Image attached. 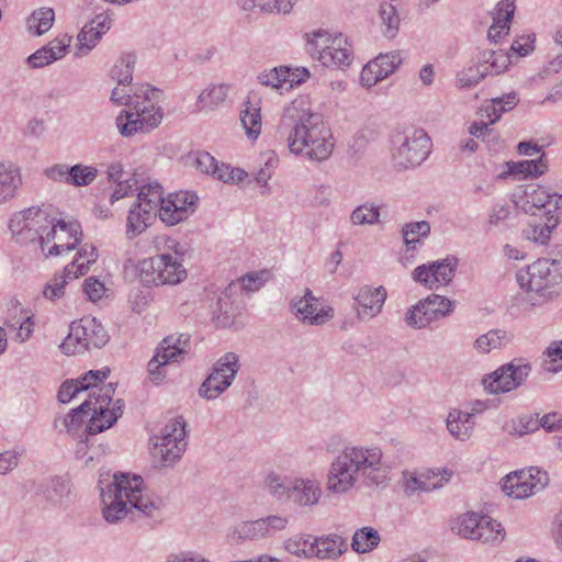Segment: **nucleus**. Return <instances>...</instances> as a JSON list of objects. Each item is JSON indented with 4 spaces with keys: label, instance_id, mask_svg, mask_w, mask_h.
Returning a JSON list of instances; mask_svg holds the SVG:
<instances>
[{
    "label": "nucleus",
    "instance_id": "f257e3e1",
    "mask_svg": "<svg viewBox=\"0 0 562 562\" xmlns=\"http://www.w3.org/2000/svg\"><path fill=\"white\" fill-rule=\"evenodd\" d=\"M277 136L292 154L312 161L327 160L335 147L330 130L322 115L312 110L305 95L295 98L283 109Z\"/></svg>",
    "mask_w": 562,
    "mask_h": 562
},
{
    "label": "nucleus",
    "instance_id": "f03ea898",
    "mask_svg": "<svg viewBox=\"0 0 562 562\" xmlns=\"http://www.w3.org/2000/svg\"><path fill=\"white\" fill-rule=\"evenodd\" d=\"M391 468L375 446H346L331 461L326 487L333 494H347L361 482L368 487H385Z\"/></svg>",
    "mask_w": 562,
    "mask_h": 562
},
{
    "label": "nucleus",
    "instance_id": "7ed1b4c3",
    "mask_svg": "<svg viewBox=\"0 0 562 562\" xmlns=\"http://www.w3.org/2000/svg\"><path fill=\"white\" fill-rule=\"evenodd\" d=\"M102 484L103 481H100L102 514L110 524H115L126 516L127 505L148 517H154L161 507L160 499L144 495L140 476L131 477L126 473H115L111 483L105 487Z\"/></svg>",
    "mask_w": 562,
    "mask_h": 562
},
{
    "label": "nucleus",
    "instance_id": "20e7f679",
    "mask_svg": "<svg viewBox=\"0 0 562 562\" xmlns=\"http://www.w3.org/2000/svg\"><path fill=\"white\" fill-rule=\"evenodd\" d=\"M113 383L101 386L88 395L77 408L72 409L61 419V425L68 432H75L81 428L90 416L86 431L97 435L112 427L123 413V401L113 402Z\"/></svg>",
    "mask_w": 562,
    "mask_h": 562
},
{
    "label": "nucleus",
    "instance_id": "39448f33",
    "mask_svg": "<svg viewBox=\"0 0 562 562\" xmlns=\"http://www.w3.org/2000/svg\"><path fill=\"white\" fill-rule=\"evenodd\" d=\"M184 249L175 238H166L164 252L140 260L136 276L144 285H176L187 278L183 266Z\"/></svg>",
    "mask_w": 562,
    "mask_h": 562
},
{
    "label": "nucleus",
    "instance_id": "423d86ee",
    "mask_svg": "<svg viewBox=\"0 0 562 562\" xmlns=\"http://www.w3.org/2000/svg\"><path fill=\"white\" fill-rule=\"evenodd\" d=\"M517 282L532 306L542 305L558 295L557 285L562 282L560 262L538 259L516 274Z\"/></svg>",
    "mask_w": 562,
    "mask_h": 562
},
{
    "label": "nucleus",
    "instance_id": "0eeeda50",
    "mask_svg": "<svg viewBox=\"0 0 562 562\" xmlns=\"http://www.w3.org/2000/svg\"><path fill=\"white\" fill-rule=\"evenodd\" d=\"M306 49L312 58L326 67L342 68L352 60V50L347 38L341 34L331 35L322 29L306 34Z\"/></svg>",
    "mask_w": 562,
    "mask_h": 562
},
{
    "label": "nucleus",
    "instance_id": "6e6552de",
    "mask_svg": "<svg viewBox=\"0 0 562 562\" xmlns=\"http://www.w3.org/2000/svg\"><path fill=\"white\" fill-rule=\"evenodd\" d=\"M392 160L398 169L419 166L430 153V138L420 128H406L393 136Z\"/></svg>",
    "mask_w": 562,
    "mask_h": 562
},
{
    "label": "nucleus",
    "instance_id": "1a4fd4ad",
    "mask_svg": "<svg viewBox=\"0 0 562 562\" xmlns=\"http://www.w3.org/2000/svg\"><path fill=\"white\" fill-rule=\"evenodd\" d=\"M522 199V207L526 212L535 213V209L543 210L548 216L546 224L539 226V236H532L536 241L544 244L552 228L558 224V215L562 212V194L550 193L546 188L531 183L525 187ZM537 229L538 226L533 228L535 234Z\"/></svg>",
    "mask_w": 562,
    "mask_h": 562
},
{
    "label": "nucleus",
    "instance_id": "9d476101",
    "mask_svg": "<svg viewBox=\"0 0 562 562\" xmlns=\"http://www.w3.org/2000/svg\"><path fill=\"white\" fill-rule=\"evenodd\" d=\"M162 109L155 105L146 94L142 102H136L132 110L123 111L115 120L123 137L146 134L156 128L162 120Z\"/></svg>",
    "mask_w": 562,
    "mask_h": 562
},
{
    "label": "nucleus",
    "instance_id": "9b49d317",
    "mask_svg": "<svg viewBox=\"0 0 562 562\" xmlns=\"http://www.w3.org/2000/svg\"><path fill=\"white\" fill-rule=\"evenodd\" d=\"M108 339L101 323L93 317H83L71 323L68 336L60 344V349L66 355L79 353L90 348H101Z\"/></svg>",
    "mask_w": 562,
    "mask_h": 562
},
{
    "label": "nucleus",
    "instance_id": "f8f14e48",
    "mask_svg": "<svg viewBox=\"0 0 562 562\" xmlns=\"http://www.w3.org/2000/svg\"><path fill=\"white\" fill-rule=\"evenodd\" d=\"M190 349V339L186 334L170 335L157 347L156 353L147 364L149 379L155 384L160 383L165 376L167 364L179 363Z\"/></svg>",
    "mask_w": 562,
    "mask_h": 562
},
{
    "label": "nucleus",
    "instance_id": "ddd939ff",
    "mask_svg": "<svg viewBox=\"0 0 562 562\" xmlns=\"http://www.w3.org/2000/svg\"><path fill=\"white\" fill-rule=\"evenodd\" d=\"M186 422L183 417L171 419L156 437L153 454L161 465L168 467L178 461L187 447Z\"/></svg>",
    "mask_w": 562,
    "mask_h": 562
},
{
    "label": "nucleus",
    "instance_id": "4468645a",
    "mask_svg": "<svg viewBox=\"0 0 562 562\" xmlns=\"http://www.w3.org/2000/svg\"><path fill=\"white\" fill-rule=\"evenodd\" d=\"M238 369V356L227 352L215 362L212 372L201 384L199 395L206 400H215L232 385Z\"/></svg>",
    "mask_w": 562,
    "mask_h": 562
},
{
    "label": "nucleus",
    "instance_id": "2eb2a0df",
    "mask_svg": "<svg viewBox=\"0 0 562 562\" xmlns=\"http://www.w3.org/2000/svg\"><path fill=\"white\" fill-rule=\"evenodd\" d=\"M453 310L454 302L445 296L431 294L408 310L405 322L409 327L420 329L450 315Z\"/></svg>",
    "mask_w": 562,
    "mask_h": 562
},
{
    "label": "nucleus",
    "instance_id": "dca6fc26",
    "mask_svg": "<svg viewBox=\"0 0 562 562\" xmlns=\"http://www.w3.org/2000/svg\"><path fill=\"white\" fill-rule=\"evenodd\" d=\"M548 482L547 472L537 468L522 469L506 475L502 490L509 497L524 499L543 490Z\"/></svg>",
    "mask_w": 562,
    "mask_h": 562
},
{
    "label": "nucleus",
    "instance_id": "f3484780",
    "mask_svg": "<svg viewBox=\"0 0 562 562\" xmlns=\"http://www.w3.org/2000/svg\"><path fill=\"white\" fill-rule=\"evenodd\" d=\"M531 368L529 363L512 361L482 380L484 390L491 394H502L519 387L528 378Z\"/></svg>",
    "mask_w": 562,
    "mask_h": 562
},
{
    "label": "nucleus",
    "instance_id": "a211bd4d",
    "mask_svg": "<svg viewBox=\"0 0 562 562\" xmlns=\"http://www.w3.org/2000/svg\"><path fill=\"white\" fill-rule=\"evenodd\" d=\"M81 236L82 233L78 223L57 221L56 225H53L46 235L41 236V247L45 251V246L54 241L45 256H59L64 251L72 250L80 243Z\"/></svg>",
    "mask_w": 562,
    "mask_h": 562
},
{
    "label": "nucleus",
    "instance_id": "6ab92c4d",
    "mask_svg": "<svg viewBox=\"0 0 562 562\" xmlns=\"http://www.w3.org/2000/svg\"><path fill=\"white\" fill-rule=\"evenodd\" d=\"M291 311L296 318L312 326H321L334 317V308L323 305L310 289H305L302 296H295L291 301Z\"/></svg>",
    "mask_w": 562,
    "mask_h": 562
},
{
    "label": "nucleus",
    "instance_id": "aec40b11",
    "mask_svg": "<svg viewBox=\"0 0 562 562\" xmlns=\"http://www.w3.org/2000/svg\"><path fill=\"white\" fill-rule=\"evenodd\" d=\"M457 265L458 259L456 257H447L442 260L416 267L412 272V277L416 282L430 290L437 289L451 282Z\"/></svg>",
    "mask_w": 562,
    "mask_h": 562
},
{
    "label": "nucleus",
    "instance_id": "412c9836",
    "mask_svg": "<svg viewBox=\"0 0 562 562\" xmlns=\"http://www.w3.org/2000/svg\"><path fill=\"white\" fill-rule=\"evenodd\" d=\"M198 200V195L190 191L170 194L159 210V217L169 226L177 225L194 213Z\"/></svg>",
    "mask_w": 562,
    "mask_h": 562
},
{
    "label": "nucleus",
    "instance_id": "4be33fe9",
    "mask_svg": "<svg viewBox=\"0 0 562 562\" xmlns=\"http://www.w3.org/2000/svg\"><path fill=\"white\" fill-rule=\"evenodd\" d=\"M42 220L44 217L40 213V207H30L14 214L10 220L9 228L16 243L29 244L37 239L41 241L37 224Z\"/></svg>",
    "mask_w": 562,
    "mask_h": 562
},
{
    "label": "nucleus",
    "instance_id": "5701e85b",
    "mask_svg": "<svg viewBox=\"0 0 562 562\" xmlns=\"http://www.w3.org/2000/svg\"><path fill=\"white\" fill-rule=\"evenodd\" d=\"M109 374V368L90 370L80 379L64 382L58 391V401L66 404L76 397L81 391H89V394H92L93 391L101 389L98 383L105 380Z\"/></svg>",
    "mask_w": 562,
    "mask_h": 562
},
{
    "label": "nucleus",
    "instance_id": "b1692460",
    "mask_svg": "<svg viewBox=\"0 0 562 562\" xmlns=\"http://www.w3.org/2000/svg\"><path fill=\"white\" fill-rule=\"evenodd\" d=\"M402 63L398 53L381 54L369 61L360 74V81L364 87H372L389 75L393 74Z\"/></svg>",
    "mask_w": 562,
    "mask_h": 562
},
{
    "label": "nucleus",
    "instance_id": "393cba45",
    "mask_svg": "<svg viewBox=\"0 0 562 562\" xmlns=\"http://www.w3.org/2000/svg\"><path fill=\"white\" fill-rule=\"evenodd\" d=\"M355 299L358 303V318L369 321L381 313L386 300V290L383 286H363Z\"/></svg>",
    "mask_w": 562,
    "mask_h": 562
},
{
    "label": "nucleus",
    "instance_id": "a878e982",
    "mask_svg": "<svg viewBox=\"0 0 562 562\" xmlns=\"http://www.w3.org/2000/svg\"><path fill=\"white\" fill-rule=\"evenodd\" d=\"M71 36L63 35L50 41L45 46L38 48L26 58L31 68H42L61 59L70 46Z\"/></svg>",
    "mask_w": 562,
    "mask_h": 562
},
{
    "label": "nucleus",
    "instance_id": "bb28decb",
    "mask_svg": "<svg viewBox=\"0 0 562 562\" xmlns=\"http://www.w3.org/2000/svg\"><path fill=\"white\" fill-rule=\"evenodd\" d=\"M240 122L249 139H257L261 133V108L260 98L256 92H250L244 102V109L240 112Z\"/></svg>",
    "mask_w": 562,
    "mask_h": 562
},
{
    "label": "nucleus",
    "instance_id": "cd10ccee",
    "mask_svg": "<svg viewBox=\"0 0 562 562\" xmlns=\"http://www.w3.org/2000/svg\"><path fill=\"white\" fill-rule=\"evenodd\" d=\"M346 551V540L337 533H330L323 537H314V547L310 555L319 560H336Z\"/></svg>",
    "mask_w": 562,
    "mask_h": 562
},
{
    "label": "nucleus",
    "instance_id": "c85d7f7f",
    "mask_svg": "<svg viewBox=\"0 0 562 562\" xmlns=\"http://www.w3.org/2000/svg\"><path fill=\"white\" fill-rule=\"evenodd\" d=\"M515 13V0H501L493 15V23L488 29L487 37L497 43L509 32V24Z\"/></svg>",
    "mask_w": 562,
    "mask_h": 562
},
{
    "label": "nucleus",
    "instance_id": "c756f323",
    "mask_svg": "<svg viewBox=\"0 0 562 562\" xmlns=\"http://www.w3.org/2000/svg\"><path fill=\"white\" fill-rule=\"evenodd\" d=\"M321 496L322 488L319 483L314 480L297 479L290 482V494L288 499H291L299 506L316 505Z\"/></svg>",
    "mask_w": 562,
    "mask_h": 562
},
{
    "label": "nucleus",
    "instance_id": "7c9ffc66",
    "mask_svg": "<svg viewBox=\"0 0 562 562\" xmlns=\"http://www.w3.org/2000/svg\"><path fill=\"white\" fill-rule=\"evenodd\" d=\"M21 184L20 168L11 162H0V205L13 199Z\"/></svg>",
    "mask_w": 562,
    "mask_h": 562
},
{
    "label": "nucleus",
    "instance_id": "2f4dec72",
    "mask_svg": "<svg viewBox=\"0 0 562 562\" xmlns=\"http://www.w3.org/2000/svg\"><path fill=\"white\" fill-rule=\"evenodd\" d=\"M99 257L97 248L92 244L82 245L76 252L72 261L65 267L66 276L70 279H78L88 273L91 265Z\"/></svg>",
    "mask_w": 562,
    "mask_h": 562
},
{
    "label": "nucleus",
    "instance_id": "473e14b6",
    "mask_svg": "<svg viewBox=\"0 0 562 562\" xmlns=\"http://www.w3.org/2000/svg\"><path fill=\"white\" fill-rule=\"evenodd\" d=\"M446 423L449 432L456 439L465 441L471 437L474 426L473 414L452 409L449 412Z\"/></svg>",
    "mask_w": 562,
    "mask_h": 562
},
{
    "label": "nucleus",
    "instance_id": "72a5a7b5",
    "mask_svg": "<svg viewBox=\"0 0 562 562\" xmlns=\"http://www.w3.org/2000/svg\"><path fill=\"white\" fill-rule=\"evenodd\" d=\"M153 214L154 213L146 207H138L137 202H135L131 206L126 220L127 239L132 240L145 232V229L149 226Z\"/></svg>",
    "mask_w": 562,
    "mask_h": 562
},
{
    "label": "nucleus",
    "instance_id": "f704fd0d",
    "mask_svg": "<svg viewBox=\"0 0 562 562\" xmlns=\"http://www.w3.org/2000/svg\"><path fill=\"white\" fill-rule=\"evenodd\" d=\"M162 187L158 182L142 186L137 194V206H143L156 214L165 205Z\"/></svg>",
    "mask_w": 562,
    "mask_h": 562
},
{
    "label": "nucleus",
    "instance_id": "c9c22d12",
    "mask_svg": "<svg viewBox=\"0 0 562 562\" xmlns=\"http://www.w3.org/2000/svg\"><path fill=\"white\" fill-rule=\"evenodd\" d=\"M231 90L228 83L210 85L205 88L196 99V108L199 111L205 109H214L222 104Z\"/></svg>",
    "mask_w": 562,
    "mask_h": 562
},
{
    "label": "nucleus",
    "instance_id": "e433bc0d",
    "mask_svg": "<svg viewBox=\"0 0 562 562\" xmlns=\"http://www.w3.org/2000/svg\"><path fill=\"white\" fill-rule=\"evenodd\" d=\"M378 15L382 34L387 38H394L400 26L396 8L391 2L384 1L379 5Z\"/></svg>",
    "mask_w": 562,
    "mask_h": 562
},
{
    "label": "nucleus",
    "instance_id": "4c0bfd02",
    "mask_svg": "<svg viewBox=\"0 0 562 562\" xmlns=\"http://www.w3.org/2000/svg\"><path fill=\"white\" fill-rule=\"evenodd\" d=\"M381 541L380 533L372 527L357 529L352 536L351 549L357 553H368L375 549Z\"/></svg>",
    "mask_w": 562,
    "mask_h": 562
},
{
    "label": "nucleus",
    "instance_id": "58836bf2",
    "mask_svg": "<svg viewBox=\"0 0 562 562\" xmlns=\"http://www.w3.org/2000/svg\"><path fill=\"white\" fill-rule=\"evenodd\" d=\"M504 539L505 529L501 522L493 520L488 516H483L474 540L495 546L499 544Z\"/></svg>",
    "mask_w": 562,
    "mask_h": 562
},
{
    "label": "nucleus",
    "instance_id": "ea45409f",
    "mask_svg": "<svg viewBox=\"0 0 562 562\" xmlns=\"http://www.w3.org/2000/svg\"><path fill=\"white\" fill-rule=\"evenodd\" d=\"M54 20L55 12L53 9H37L27 19V30L32 35L41 36L52 29Z\"/></svg>",
    "mask_w": 562,
    "mask_h": 562
},
{
    "label": "nucleus",
    "instance_id": "a19ab883",
    "mask_svg": "<svg viewBox=\"0 0 562 562\" xmlns=\"http://www.w3.org/2000/svg\"><path fill=\"white\" fill-rule=\"evenodd\" d=\"M482 518L477 513L468 512L457 517L451 528L462 538L474 540Z\"/></svg>",
    "mask_w": 562,
    "mask_h": 562
},
{
    "label": "nucleus",
    "instance_id": "79ce46f5",
    "mask_svg": "<svg viewBox=\"0 0 562 562\" xmlns=\"http://www.w3.org/2000/svg\"><path fill=\"white\" fill-rule=\"evenodd\" d=\"M136 63L134 54L123 55L111 69V78L117 82L119 86H128L133 79V70Z\"/></svg>",
    "mask_w": 562,
    "mask_h": 562
},
{
    "label": "nucleus",
    "instance_id": "37998d69",
    "mask_svg": "<svg viewBox=\"0 0 562 562\" xmlns=\"http://www.w3.org/2000/svg\"><path fill=\"white\" fill-rule=\"evenodd\" d=\"M488 75L487 66L472 65L457 74L456 85L459 89L473 88Z\"/></svg>",
    "mask_w": 562,
    "mask_h": 562
},
{
    "label": "nucleus",
    "instance_id": "c03bdc74",
    "mask_svg": "<svg viewBox=\"0 0 562 562\" xmlns=\"http://www.w3.org/2000/svg\"><path fill=\"white\" fill-rule=\"evenodd\" d=\"M430 234V224L427 221L407 223L402 227V235L407 250L416 248L420 238Z\"/></svg>",
    "mask_w": 562,
    "mask_h": 562
},
{
    "label": "nucleus",
    "instance_id": "a18cd8bd",
    "mask_svg": "<svg viewBox=\"0 0 562 562\" xmlns=\"http://www.w3.org/2000/svg\"><path fill=\"white\" fill-rule=\"evenodd\" d=\"M518 103L516 93L512 92L502 98L492 100V104L485 108L490 124H494L501 119L503 113L513 110Z\"/></svg>",
    "mask_w": 562,
    "mask_h": 562
},
{
    "label": "nucleus",
    "instance_id": "49530a36",
    "mask_svg": "<svg viewBox=\"0 0 562 562\" xmlns=\"http://www.w3.org/2000/svg\"><path fill=\"white\" fill-rule=\"evenodd\" d=\"M289 74L288 66H279L258 74L257 81L267 88L274 90L285 89V76Z\"/></svg>",
    "mask_w": 562,
    "mask_h": 562
},
{
    "label": "nucleus",
    "instance_id": "de8ad7c7",
    "mask_svg": "<svg viewBox=\"0 0 562 562\" xmlns=\"http://www.w3.org/2000/svg\"><path fill=\"white\" fill-rule=\"evenodd\" d=\"M314 547V537L310 535H295L284 541V549L296 557L311 559V550Z\"/></svg>",
    "mask_w": 562,
    "mask_h": 562
},
{
    "label": "nucleus",
    "instance_id": "09e8293b",
    "mask_svg": "<svg viewBox=\"0 0 562 562\" xmlns=\"http://www.w3.org/2000/svg\"><path fill=\"white\" fill-rule=\"evenodd\" d=\"M547 170V165L542 157L537 160H522L519 162H514L509 167V173L513 176H521L526 177H539L543 175Z\"/></svg>",
    "mask_w": 562,
    "mask_h": 562
},
{
    "label": "nucleus",
    "instance_id": "8fccbe9b",
    "mask_svg": "<svg viewBox=\"0 0 562 562\" xmlns=\"http://www.w3.org/2000/svg\"><path fill=\"white\" fill-rule=\"evenodd\" d=\"M353 225H373L380 221V207L374 204L364 203L357 206L350 214Z\"/></svg>",
    "mask_w": 562,
    "mask_h": 562
},
{
    "label": "nucleus",
    "instance_id": "3c124183",
    "mask_svg": "<svg viewBox=\"0 0 562 562\" xmlns=\"http://www.w3.org/2000/svg\"><path fill=\"white\" fill-rule=\"evenodd\" d=\"M540 428L538 415H525L506 424L505 430L510 435L524 436Z\"/></svg>",
    "mask_w": 562,
    "mask_h": 562
},
{
    "label": "nucleus",
    "instance_id": "603ef678",
    "mask_svg": "<svg viewBox=\"0 0 562 562\" xmlns=\"http://www.w3.org/2000/svg\"><path fill=\"white\" fill-rule=\"evenodd\" d=\"M98 176V169L93 166L74 165L70 167L69 184L74 187H86L91 184Z\"/></svg>",
    "mask_w": 562,
    "mask_h": 562
},
{
    "label": "nucleus",
    "instance_id": "864d4df0",
    "mask_svg": "<svg viewBox=\"0 0 562 562\" xmlns=\"http://www.w3.org/2000/svg\"><path fill=\"white\" fill-rule=\"evenodd\" d=\"M453 472L449 469H437V470H426L422 472L423 482H425L424 492H430L437 488L442 487L446 483L450 481Z\"/></svg>",
    "mask_w": 562,
    "mask_h": 562
},
{
    "label": "nucleus",
    "instance_id": "5fc2aeb1",
    "mask_svg": "<svg viewBox=\"0 0 562 562\" xmlns=\"http://www.w3.org/2000/svg\"><path fill=\"white\" fill-rule=\"evenodd\" d=\"M505 339V331L493 329L479 336L474 342V346L481 352H490L493 349L502 347Z\"/></svg>",
    "mask_w": 562,
    "mask_h": 562
},
{
    "label": "nucleus",
    "instance_id": "6e6d98bb",
    "mask_svg": "<svg viewBox=\"0 0 562 562\" xmlns=\"http://www.w3.org/2000/svg\"><path fill=\"white\" fill-rule=\"evenodd\" d=\"M265 485L268 492L277 499H288L290 494V483H285L280 475L273 472L269 473L265 479Z\"/></svg>",
    "mask_w": 562,
    "mask_h": 562
},
{
    "label": "nucleus",
    "instance_id": "4d7b16f0",
    "mask_svg": "<svg viewBox=\"0 0 562 562\" xmlns=\"http://www.w3.org/2000/svg\"><path fill=\"white\" fill-rule=\"evenodd\" d=\"M69 280H71V279L66 276L65 271L63 272L61 276L55 277L44 288V291H43L44 296L50 301L60 299L65 293V286Z\"/></svg>",
    "mask_w": 562,
    "mask_h": 562
},
{
    "label": "nucleus",
    "instance_id": "13d9d810",
    "mask_svg": "<svg viewBox=\"0 0 562 562\" xmlns=\"http://www.w3.org/2000/svg\"><path fill=\"white\" fill-rule=\"evenodd\" d=\"M238 532L241 537L249 539L268 537V529L262 518L244 522Z\"/></svg>",
    "mask_w": 562,
    "mask_h": 562
},
{
    "label": "nucleus",
    "instance_id": "bf43d9fd",
    "mask_svg": "<svg viewBox=\"0 0 562 562\" xmlns=\"http://www.w3.org/2000/svg\"><path fill=\"white\" fill-rule=\"evenodd\" d=\"M45 497L52 503H60L61 499L68 494L67 483L59 479H52L49 484L44 491Z\"/></svg>",
    "mask_w": 562,
    "mask_h": 562
},
{
    "label": "nucleus",
    "instance_id": "052dcab7",
    "mask_svg": "<svg viewBox=\"0 0 562 562\" xmlns=\"http://www.w3.org/2000/svg\"><path fill=\"white\" fill-rule=\"evenodd\" d=\"M116 188L114 189L113 193L111 194L110 201L111 203H114L124 196L130 195L133 191L138 190L137 184L138 181L135 177V173L123 180L122 182L115 183Z\"/></svg>",
    "mask_w": 562,
    "mask_h": 562
},
{
    "label": "nucleus",
    "instance_id": "680f3d73",
    "mask_svg": "<svg viewBox=\"0 0 562 562\" xmlns=\"http://www.w3.org/2000/svg\"><path fill=\"white\" fill-rule=\"evenodd\" d=\"M267 271L251 272L239 279L240 286L246 292L258 291L267 281Z\"/></svg>",
    "mask_w": 562,
    "mask_h": 562
},
{
    "label": "nucleus",
    "instance_id": "e2e57ef3",
    "mask_svg": "<svg viewBox=\"0 0 562 562\" xmlns=\"http://www.w3.org/2000/svg\"><path fill=\"white\" fill-rule=\"evenodd\" d=\"M78 40V46L76 50L77 56H85L87 55L95 45L98 42H90L93 40V29L90 27L88 24H86L79 34L77 35Z\"/></svg>",
    "mask_w": 562,
    "mask_h": 562
},
{
    "label": "nucleus",
    "instance_id": "0e129e2a",
    "mask_svg": "<svg viewBox=\"0 0 562 562\" xmlns=\"http://www.w3.org/2000/svg\"><path fill=\"white\" fill-rule=\"evenodd\" d=\"M549 358L546 369L550 372H558L562 369V340L552 342L546 350Z\"/></svg>",
    "mask_w": 562,
    "mask_h": 562
},
{
    "label": "nucleus",
    "instance_id": "69168bd1",
    "mask_svg": "<svg viewBox=\"0 0 562 562\" xmlns=\"http://www.w3.org/2000/svg\"><path fill=\"white\" fill-rule=\"evenodd\" d=\"M83 292L90 301H99L105 292L104 283L94 277L87 278L82 284Z\"/></svg>",
    "mask_w": 562,
    "mask_h": 562
},
{
    "label": "nucleus",
    "instance_id": "338daca9",
    "mask_svg": "<svg viewBox=\"0 0 562 562\" xmlns=\"http://www.w3.org/2000/svg\"><path fill=\"white\" fill-rule=\"evenodd\" d=\"M294 0H266L260 5L263 13H283L288 14L293 8Z\"/></svg>",
    "mask_w": 562,
    "mask_h": 562
},
{
    "label": "nucleus",
    "instance_id": "774afa93",
    "mask_svg": "<svg viewBox=\"0 0 562 562\" xmlns=\"http://www.w3.org/2000/svg\"><path fill=\"white\" fill-rule=\"evenodd\" d=\"M87 24L93 29V40L90 42H99L101 36L110 30L111 19L106 14H98Z\"/></svg>",
    "mask_w": 562,
    "mask_h": 562
}]
</instances>
